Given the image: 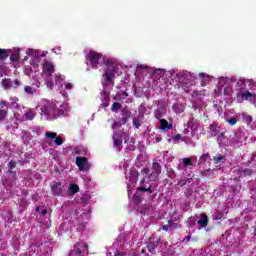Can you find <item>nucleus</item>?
<instances>
[{"label": "nucleus", "mask_w": 256, "mask_h": 256, "mask_svg": "<svg viewBox=\"0 0 256 256\" xmlns=\"http://www.w3.org/2000/svg\"><path fill=\"white\" fill-rule=\"evenodd\" d=\"M104 65H106V69L104 70V74L102 75V85L103 87H107V85H115V75L117 73V65L111 61L110 59L103 58Z\"/></svg>", "instance_id": "obj_1"}, {"label": "nucleus", "mask_w": 256, "mask_h": 256, "mask_svg": "<svg viewBox=\"0 0 256 256\" xmlns=\"http://www.w3.org/2000/svg\"><path fill=\"white\" fill-rule=\"evenodd\" d=\"M237 79L235 78H222L218 82L219 87H224L223 95H231L233 93V83H235Z\"/></svg>", "instance_id": "obj_2"}, {"label": "nucleus", "mask_w": 256, "mask_h": 256, "mask_svg": "<svg viewBox=\"0 0 256 256\" xmlns=\"http://www.w3.org/2000/svg\"><path fill=\"white\" fill-rule=\"evenodd\" d=\"M102 57H103V54L95 50H91L87 55V59L93 69H97V67H99V63Z\"/></svg>", "instance_id": "obj_3"}, {"label": "nucleus", "mask_w": 256, "mask_h": 256, "mask_svg": "<svg viewBox=\"0 0 256 256\" xmlns=\"http://www.w3.org/2000/svg\"><path fill=\"white\" fill-rule=\"evenodd\" d=\"M153 170L151 173H149L148 169L144 170L145 173V179L143 181H155L157 177H159V173H161V166L159 165V162L153 163Z\"/></svg>", "instance_id": "obj_4"}, {"label": "nucleus", "mask_w": 256, "mask_h": 256, "mask_svg": "<svg viewBox=\"0 0 256 256\" xmlns=\"http://www.w3.org/2000/svg\"><path fill=\"white\" fill-rule=\"evenodd\" d=\"M121 118H119V125H127V122L131 119V108L125 106L120 110Z\"/></svg>", "instance_id": "obj_5"}, {"label": "nucleus", "mask_w": 256, "mask_h": 256, "mask_svg": "<svg viewBox=\"0 0 256 256\" xmlns=\"http://www.w3.org/2000/svg\"><path fill=\"white\" fill-rule=\"evenodd\" d=\"M88 246L85 242H79L72 252H70L69 256H83V252L87 251Z\"/></svg>", "instance_id": "obj_6"}, {"label": "nucleus", "mask_w": 256, "mask_h": 256, "mask_svg": "<svg viewBox=\"0 0 256 256\" xmlns=\"http://www.w3.org/2000/svg\"><path fill=\"white\" fill-rule=\"evenodd\" d=\"M138 177L139 174L135 169L130 170V172L126 175V179L128 180V189H131V187H135V183H137Z\"/></svg>", "instance_id": "obj_7"}, {"label": "nucleus", "mask_w": 256, "mask_h": 256, "mask_svg": "<svg viewBox=\"0 0 256 256\" xmlns=\"http://www.w3.org/2000/svg\"><path fill=\"white\" fill-rule=\"evenodd\" d=\"M41 113L42 115H46L47 117L53 115V113H55V105L51 103L44 104L41 107Z\"/></svg>", "instance_id": "obj_8"}, {"label": "nucleus", "mask_w": 256, "mask_h": 256, "mask_svg": "<svg viewBox=\"0 0 256 256\" xmlns=\"http://www.w3.org/2000/svg\"><path fill=\"white\" fill-rule=\"evenodd\" d=\"M143 121H145V114L139 113L138 116L134 117L132 120V125L134 129H139L143 126Z\"/></svg>", "instance_id": "obj_9"}, {"label": "nucleus", "mask_w": 256, "mask_h": 256, "mask_svg": "<svg viewBox=\"0 0 256 256\" xmlns=\"http://www.w3.org/2000/svg\"><path fill=\"white\" fill-rule=\"evenodd\" d=\"M45 135L47 139H55L54 143H56V145L58 146L63 145V137L57 136L55 132L47 131L45 132Z\"/></svg>", "instance_id": "obj_10"}, {"label": "nucleus", "mask_w": 256, "mask_h": 256, "mask_svg": "<svg viewBox=\"0 0 256 256\" xmlns=\"http://www.w3.org/2000/svg\"><path fill=\"white\" fill-rule=\"evenodd\" d=\"M37 117V112L33 108H28L23 114V121H33Z\"/></svg>", "instance_id": "obj_11"}, {"label": "nucleus", "mask_w": 256, "mask_h": 256, "mask_svg": "<svg viewBox=\"0 0 256 256\" xmlns=\"http://www.w3.org/2000/svg\"><path fill=\"white\" fill-rule=\"evenodd\" d=\"M101 108L102 109H107L109 107V103H111V97H109V92L104 91L101 95Z\"/></svg>", "instance_id": "obj_12"}, {"label": "nucleus", "mask_w": 256, "mask_h": 256, "mask_svg": "<svg viewBox=\"0 0 256 256\" xmlns=\"http://www.w3.org/2000/svg\"><path fill=\"white\" fill-rule=\"evenodd\" d=\"M208 129L211 137H217V135H219L221 132V126H219L217 123L210 124Z\"/></svg>", "instance_id": "obj_13"}, {"label": "nucleus", "mask_w": 256, "mask_h": 256, "mask_svg": "<svg viewBox=\"0 0 256 256\" xmlns=\"http://www.w3.org/2000/svg\"><path fill=\"white\" fill-rule=\"evenodd\" d=\"M75 155H80V156H76V161H89V159L85 157L86 152H85V149L83 148H76Z\"/></svg>", "instance_id": "obj_14"}, {"label": "nucleus", "mask_w": 256, "mask_h": 256, "mask_svg": "<svg viewBox=\"0 0 256 256\" xmlns=\"http://www.w3.org/2000/svg\"><path fill=\"white\" fill-rule=\"evenodd\" d=\"M160 129L161 131H170V129H173V124L165 119H160Z\"/></svg>", "instance_id": "obj_15"}, {"label": "nucleus", "mask_w": 256, "mask_h": 256, "mask_svg": "<svg viewBox=\"0 0 256 256\" xmlns=\"http://www.w3.org/2000/svg\"><path fill=\"white\" fill-rule=\"evenodd\" d=\"M52 193L54 195H63V185H61V183L56 182L53 186H52Z\"/></svg>", "instance_id": "obj_16"}, {"label": "nucleus", "mask_w": 256, "mask_h": 256, "mask_svg": "<svg viewBox=\"0 0 256 256\" xmlns=\"http://www.w3.org/2000/svg\"><path fill=\"white\" fill-rule=\"evenodd\" d=\"M239 97H241L242 101H249V99H253L255 94L249 92V90L241 91Z\"/></svg>", "instance_id": "obj_17"}, {"label": "nucleus", "mask_w": 256, "mask_h": 256, "mask_svg": "<svg viewBox=\"0 0 256 256\" xmlns=\"http://www.w3.org/2000/svg\"><path fill=\"white\" fill-rule=\"evenodd\" d=\"M0 83L4 91L11 90L12 81L10 80V78H3Z\"/></svg>", "instance_id": "obj_18"}, {"label": "nucleus", "mask_w": 256, "mask_h": 256, "mask_svg": "<svg viewBox=\"0 0 256 256\" xmlns=\"http://www.w3.org/2000/svg\"><path fill=\"white\" fill-rule=\"evenodd\" d=\"M113 141L115 147H121L123 145V137L117 132L113 134Z\"/></svg>", "instance_id": "obj_19"}, {"label": "nucleus", "mask_w": 256, "mask_h": 256, "mask_svg": "<svg viewBox=\"0 0 256 256\" xmlns=\"http://www.w3.org/2000/svg\"><path fill=\"white\" fill-rule=\"evenodd\" d=\"M43 69H44V71H47L48 73H55V66L53 65V63H51L49 61H44Z\"/></svg>", "instance_id": "obj_20"}, {"label": "nucleus", "mask_w": 256, "mask_h": 256, "mask_svg": "<svg viewBox=\"0 0 256 256\" xmlns=\"http://www.w3.org/2000/svg\"><path fill=\"white\" fill-rule=\"evenodd\" d=\"M236 89H238L241 93V91H245L247 89V80L245 79H240L236 83Z\"/></svg>", "instance_id": "obj_21"}, {"label": "nucleus", "mask_w": 256, "mask_h": 256, "mask_svg": "<svg viewBox=\"0 0 256 256\" xmlns=\"http://www.w3.org/2000/svg\"><path fill=\"white\" fill-rule=\"evenodd\" d=\"M76 165L79 167L80 171H87V169L91 167V164L87 161H76Z\"/></svg>", "instance_id": "obj_22"}, {"label": "nucleus", "mask_w": 256, "mask_h": 256, "mask_svg": "<svg viewBox=\"0 0 256 256\" xmlns=\"http://www.w3.org/2000/svg\"><path fill=\"white\" fill-rule=\"evenodd\" d=\"M45 85L48 87V89H53V87H55V84L53 83V74H49L45 78Z\"/></svg>", "instance_id": "obj_23"}, {"label": "nucleus", "mask_w": 256, "mask_h": 256, "mask_svg": "<svg viewBox=\"0 0 256 256\" xmlns=\"http://www.w3.org/2000/svg\"><path fill=\"white\" fill-rule=\"evenodd\" d=\"M121 109H123V106L119 102H114L110 108L112 113H119V111H121Z\"/></svg>", "instance_id": "obj_24"}, {"label": "nucleus", "mask_w": 256, "mask_h": 256, "mask_svg": "<svg viewBox=\"0 0 256 256\" xmlns=\"http://www.w3.org/2000/svg\"><path fill=\"white\" fill-rule=\"evenodd\" d=\"M207 223H209V220L207 219V215L201 214L200 219L198 221V225H201L202 227H207Z\"/></svg>", "instance_id": "obj_25"}, {"label": "nucleus", "mask_w": 256, "mask_h": 256, "mask_svg": "<svg viewBox=\"0 0 256 256\" xmlns=\"http://www.w3.org/2000/svg\"><path fill=\"white\" fill-rule=\"evenodd\" d=\"M24 91L27 93V95H35V93H37V89L31 86H25Z\"/></svg>", "instance_id": "obj_26"}, {"label": "nucleus", "mask_w": 256, "mask_h": 256, "mask_svg": "<svg viewBox=\"0 0 256 256\" xmlns=\"http://www.w3.org/2000/svg\"><path fill=\"white\" fill-rule=\"evenodd\" d=\"M7 115H9V111L7 109H0V122L5 121V119H7Z\"/></svg>", "instance_id": "obj_27"}, {"label": "nucleus", "mask_w": 256, "mask_h": 256, "mask_svg": "<svg viewBox=\"0 0 256 256\" xmlns=\"http://www.w3.org/2000/svg\"><path fill=\"white\" fill-rule=\"evenodd\" d=\"M9 57V53H7L6 49L0 48V59L1 61H5Z\"/></svg>", "instance_id": "obj_28"}, {"label": "nucleus", "mask_w": 256, "mask_h": 256, "mask_svg": "<svg viewBox=\"0 0 256 256\" xmlns=\"http://www.w3.org/2000/svg\"><path fill=\"white\" fill-rule=\"evenodd\" d=\"M23 83L19 79H15L12 81V89H19Z\"/></svg>", "instance_id": "obj_29"}, {"label": "nucleus", "mask_w": 256, "mask_h": 256, "mask_svg": "<svg viewBox=\"0 0 256 256\" xmlns=\"http://www.w3.org/2000/svg\"><path fill=\"white\" fill-rule=\"evenodd\" d=\"M68 189H69L70 193H73V194L79 192V186L77 184H70Z\"/></svg>", "instance_id": "obj_30"}, {"label": "nucleus", "mask_w": 256, "mask_h": 256, "mask_svg": "<svg viewBox=\"0 0 256 256\" xmlns=\"http://www.w3.org/2000/svg\"><path fill=\"white\" fill-rule=\"evenodd\" d=\"M10 61H12V63H17V61H19V54L17 52L12 53Z\"/></svg>", "instance_id": "obj_31"}, {"label": "nucleus", "mask_w": 256, "mask_h": 256, "mask_svg": "<svg viewBox=\"0 0 256 256\" xmlns=\"http://www.w3.org/2000/svg\"><path fill=\"white\" fill-rule=\"evenodd\" d=\"M154 117L155 119H161V117H163V112L161 109L154 110Z\"/></svg>", "instance_id": "obj_32"}, {"label": "nucleus", "mask_w": 256, "mask_h": 256, "mask_svg": "<svg viewBox=\"0 0 256 256\" xmlns=\"http://www.w3.org/2000/svg\"><path fill=\"white\" fill-rule=\"evenodd\" d=\"M238 143H239V136L237 134H234V136L230 140V145H237Z\"/></svg>", "instance_id": "obj_33"}, {"label": "nucleus", "mask_w": 256, "mask_h": 256, "mask_svg": "<svg viewBox=\"0 0 256 256\" xmlns=\"http://www.w3.org/2000/svg\"><path fill=\"white\" fill-rule=\"evenodd\" d=\"M148 249L150 253H155V244H153V238H150V243L148 244Z\"/></svg>", "instance_id": "obj_34"}, {"label": "nucleus", "mask_w": 256, "mask_h": 256, "mask_svg": "<svg viewBox=\"0 0 256 256\" xmlns=\"http://www.w3.org/2000/svg\"><path fill=\"white\" fill-rule=\"evenodd\" d=\"M162 229H163L164 231H172V229H173V223H172L171 221H169V222H168V225L162 226Z\"/></svg>", "instance_id": "obj_35"}, {"label": "nucleus", "mask_w": 256, "mask_h": 256, "mask_svg": "<svg viewBox=\"0 0 256 256\" xmlns=\"http://www.w3.org/2000/svg\"><path fill=\"white\" fill-rule=\"evenodd\" d=\"M227 123H229V125L233 127L234 125H237V118L231 117L230 119L227 120Z\"/></svg>", "instance_id": "obj_36"}, {"label": "nucleus", "mask_w": 256, "mask_h": 256, "mask_svg": "<svg viewBox=\"0 0 256 256\" xmlns=\"http://www.w3.org/2000/svg\"><path fill=\"white\" fill-rule=\"evenodd\" d=\"M9 102L7 100H0V109H4L5 107H8Z\"/></svg>", "instance_id": "obj_37"}, {"label": "nucleus", "mask_w": 256, "mask_h": 256, "mask_svg": "<svg viewBox=\"0 0 256 256\" xmlns=\"http://www.w3.org/2000/svg\"><path fill=\"white\" fill-rule=\"evenodd\" d=\"M244 119L248 125H251L253 123V117H251V115H246Z\"/></svg>", "instance_id": "obj_38"}, {"label": "nucleus", "mask_w": 256, "mask_h": 256, "mask_svg": "<svg viewBox=\"0 0 256 256\" xmlns=\"http://www.w3.org/2000/svg\"><path fill=\"white\" fill-rule=\"evenodd\" d=\"M65 89H67V90H71V89H73V84L72 83H65Z\"/></svg>", "instance_id": "obj_39"}, {"label": "nucleus", "mask_w": 256, "mask_h": 256, "mask_svg": "<svg viewBox=\"0 0 256 256\" xmlns=\"http://www.w3.org/2000/svg\"><path fill=\"white\" fill-rule=\"evenodd\" d=\"M182 136L181 134H176L174 137H172L173 141H179L181 140Z\"/></svg>", "instance_id": "obj_40"}, {"label": "nucleus", "mask_w": 256, "mask_h": 256, "mask_svg": "<svg viewBox=\"0 0 256 256\" xmlns=\"http://www.w3.org/2000/svg\"><path fill=\"white\" fill-rule=\"evenodd\" d=\"M127 151H135V144H131L130 146L126 147Z\"/></svg>", "instance_id": "obj_41"}, {"label": "nucleus", "mask_w": 256, "mask_h": 256, "mask_svg": "<svg viewBox=\"0 0 256 256\" xmlns=\"http://www.w3.org/2000/svg\"><path fill=\"white\" fill-rule=\"evenodd\" d=\"M182 165H183L184 167H191V161H183V162H182Z\"/></svg>", "instance_id": "obj_42"}, {"label": "nucleus", "mask_w": 256, "mask_h": 256, "mask_svg": "<svg viewBox=\"0 0 256 256\" xmlns=\"http://www.w3.org/2000/svg\"><path fill=\"white\" fill-rule=\"evenodd\" d=\"M223 88H219L218 90H215V93L220 97V95H223Z\"/></svg>", "instance_id": "obj_43"}, {"label": "nucleus", "mask_w": 256, "mask_h": 256, "mask_svg": "<svg viewBox=\"0 0 256 256\" xmlns=\"http://www.w3.org/2000/svg\"><path fill=\"white\" fill-rule=\"evenodd\" d=\"M209 157H210L209 154H203V155L201 156V159H202V161H207V159H209Z\"/></svg>", "instance_id": "obj_44"}, {"label": "nucleus", "mask_w": 256, "mask_h": 256, "mask_svg": "<svg viewBox=\"0 0 256 256\" xmlns=\"http://www.w3.org/2000/svg\"><path fill=\"white\" fill-rule=\"evenodd\" d=\"M155 139H156V143H161L163 141V137L161 136H156Z\"/></svg>", "instance_id": "obj_45"}, {"label": "nucleus", "mask_w": 256, "mask_h": 256, "mask_svg": "<svg viewBox=\"0 0 256 256\" xmlns=\"http://www.w3.org/2000/svg\"><path fill=\"white\" fill-rule=\"evenodd\" d=\"M214 161H223V156L214 157Z\"/></svg>", "instance_id": "obj_46"}, {"label": "nucleus", "mask_w": 256, "mask_h": 256, "mask_svg": "<svg viewBox=\"0 0 256 256\" xmlns=\"http://www.w3.org/2000/svg\"><path fill=\"white\" fill-rule=\"evenodd\" d=\"M8 166L10 169H13V167H15V162H9Z\"/></svg>", "instance_id": "obj_47"}, {"label": "nucleus", "mask_w": 256, "mask_h": 256, "mask_svg": "<svg viewBox=\"0 0 256 256\" xmlns=\"http://www.w3.org/2000/svg\"><path fill=\"white\" fill-rule=\"evenodd\" d=\"M119 126V120L118 122H114L113 125H112V129H115V127Z\"/></svg>", "instance_id": "obj_48"}, {"label": "nucleus", "mask_w": 256, "mask_h": 256, "mask_svg": "<svg viewBox=\"0 0 256 256\" xmlns=\"http://www.w3.org/2000/svg\"><path fill=\"white\" fill-rule=\"evenodd\" d=\"M149 189H150L149 187H148L147 189L144 188V187H140V190H141V191H149Z\"/></svg>", "instance_id": "obj_49"}, {"label": "nucleus", "mask_w": 256, "mask_h": 256, "mask_svg": "<svg viewBox=\"0 0 256 256\" xmlns=\"http://www.w3.org/2000/svg\"><path fill=\"white\" fill-rule=\"evenodd\" d=\"M140 67H141L142 69H149V67H148V66L140 65Z\"/></svg>", "instance_id": "obj_50"}, {"label": "nucleus", "mask_w": 256, "mask_h": 256, "mask_svg": "<svg viewBox=\"0 0 256 256\" xmlns=\"http://www.w3.org/2000/svg\"><path fill=\"white\" fill-rule=\"evenodd\" d=\"M182 161H191V158H183Z\"/></svg>", "instance_id": "obj_51"}, {"label": "nucleus", "mask_w": 256, "mask_h": 256, "mask_svg": "<svg viewBox=\"0 0 256 256\" xmlns=\"http://www.w3.org/2000/svg\"><path fill=\"white\" fill-rule=\"evenodd\" d=\"M115 256H122V255H121V253H119V251H116Z\"/></svg>", "instance_id": "obj_52"}, {"label": "nucleus", "mask_w": 256, "mask_h": 256, "mask_svg": "<svg viewBox=\"0 0 256 256\" xmlns=\"http://www.w3.org/2000/svg\"><path fill=\"white\" fill-rule=\"evenodd\" d=\"M199 75L202 79L205 77V73H200Z\"/></svg>", "instance_id": "obj_53"}, {"label": "nucleus", "mask_w": 256, "mask_h": 256, "mask_svg": "<svg viewBox=\"0 0 256 256\" xmlns=\"http://www.w3.org/2000/svg\"><path fill=\"white\" fill-rule=\"evenodd\" d=\"M44 56H45V54L40 55V57H44Z\"/></svg>", "instance_id": "obj_54"}, {"label": "nucleus", "mask_w": 256, "mask_h": 256, "mask_svg": "<svg viewBox=\"0 0 256 256\" xmlns=\"http://www.w3.org/2000/svg\"><path fill=\"white\" fill-rule=\"evenodd\" d=\"M131 192V190H128V193ZM128 195H131V193H129Z\"/></svg>", "instance_id": "obj_55"}, {"label": "nucleus", "mask_w": 256, "mask_h": 256, "mask_svg": "<svg viewBox=\"0 0 256 256\" xmlns=\"http://www.w3.org/2000/svg\"><path fill=\"white\" fill-rule=\"evenodd\" d=\"M45 213H47V211H46V210H44L43 214L45 215Z\"/></svg>", "instance_id": "obj_56"}, {"label": "nucleus", "mask_w": 256, "mask_h": 256, "mask_svg": "<svg viewBox=\"0 0 256 256\" xmlns=\"http://www.w3.org/2000/svg\"><path fill=\"white\" fill-rule=\"evenodd\" d=\"M220 137H223V133L220 135Z\"/></svg>", "instance_id": "obj_57"}]
</instances>
